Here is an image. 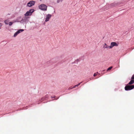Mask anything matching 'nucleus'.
I'll list each match as a JSON object with an SVG mask.
<instances>
[{
    "label": "nucleus",
    "mask_w": 134,
    "mask_h": 134,
    "mask_svg": "<svg viewBox=\"0 0 134 134\" xmlns=\"http://www.w3.org/2000/svg\"><path fill=\"white\" fill-rule=\"evenodd\" d=\"M23 29H20L16 31L14 35V37H16L18 34L20 33L21 32H23L24 31Z\"/></svg>",
    "instance_id": "6"
},
{
    "label": "nucleus",
    "mask_w": 134,
    "mask_h": 134,
    "mask_svg": "<svg viewBox=\"0 0 134 134\" xmlns=\"http://www.w3.org/2000/svg\"><path fill=\"white\" fill-rule=\"evenodd\" d=\"M98 73V72H97L94 73V75H93V76H96L97 75V74Z\"/></svg>",
    "instance_id": "15"
},
{
    "label": "nucleus",
    "mask_w": 134,
    "mask_h": 134,
    "mask_svg": "<svg viewBox=\"0 0 134 134\" xmlns=\"http://www.w3.org/2000/svg\"><path fill=\"white\" fill-rule=\"evenodd\" d=\"M112 68V66H110V67H109L108 69L107 70V71H108L109 70H111V69Z\"/></svg>",
    "instance_id": "13"
},
{
    "label": "nucleus",
    "mask_w": 134,
    "mask_h": 134,
    "mask_svg": "<svg viewBox=\"0 0 134 134\" xmlns=\"http://www.w3.org/2000/svg\"><path fill=\"white\" fill-rule=\"evenodd\" d=\"M39 9L42 10H47V7L45 4H42L39 5Z\"/></svg>",
    "instance_id": "2"
},
{
    "label": "nucleus",
    "mask_w": 134,
    "mask_h": 134,
    "mask_svg": "<svg viewBox=\"0 0 134 134\" xmlns=\"http://www.w3.org/2000/svg\"><path fill=\"white\" fill-rule=\"evenodd\" d=\"M51 15L49 14H48L47 15L45 21L46 22H47L49 21V19L51 18Z\"/></svg>",
    "instance_id": "7"
},
{
    "label": "nucleus",
    "mask_w": 134,
    "mask_h": 134,
    "mask_svg": "<svg viewBox=\"0 0 134 134\" xmlns=\"http://www.w3.org/2000/svg\"><path fill=\"white\" fill-rule=\"evenodd\" d=\"M82 82L78 84H77V85H75V86H76V87H77V86H79V85H80V83H81Z\"/></svg>",
    "instance_id": "16"
},
{
    "label": "nucleus",
    "mask_w": 134,
    "mask_h": 134,
    "mask_svg": "<svg viewBox=\"0 0 134 134\" xmlns=\"http://www.w3.org/2000/svg\"><path fill=\"white\" fill-rule=\"evenodd\" d=\"M116 5L117 4L115 3H113L111 4V5L112 7H115L116 6Z\"/></svg>",
    "instance_id": "11"
},
{
    "label": "nucleus",
    "mask_w": 134,
    "mask_h": 134,
    "mask_svg": "<svg viewBox=\"0 0 134 134\" xmlns=\"http://www.w3.org/2000/svg\"><path fill=\"white\" fill-rule=\"evenodd\" d=\"M9 22V21L8 20H5L4 21V23L6 24H8Z\"/></svg>",
    "instance_id": "12"
},
{
    "label": "nucleus",
    "mask_w": 134,
    "mask_h": 134,
    "mask_svg": "<svg viewBox=\"0 0 134 134\" xmlns=\"http://www.w3.org/2000/svg\"><path fill=\"white\" fill-rule=\"evenodd\" d=\"M13 22H9V26H11L12 25L13 23H14V22H16V21H13Z\"/></svg>",
    "instance_id": "10"
},
{
    "label": "nucleus",
    "mask_w": 134,
    "mask_h": 134,
    "mask_svg": "<svg viewBox=\"0 0 134 134\" xmlns=\"http://www.w3.org/2000/svg\"><path fill=\"white\" fill-rule=\"evenodd\" d=\"M63 0H57V3H59L60 2H62Z\"/></svg>",
    "instance_id": "14"
},
{
    "label": "nucleus",
    "mask_w": 134,
    "mask_h": 134,
    "mask_svg": "<svg viewBox=\"0 0 134 134\" xmlns=\"http://www.w3.org/2000/svg\"><path fill=\"white\" fill-rule=\"evenodd\" d=\"M118 46V44L116 42H112L111 43L110 46H109V48H112L114 46Z\"/></svg>",
    "instance_id": "4"
},
{
    "label": "nucleus",
    "mask_w": 134,
    "mask_h": 134,
    "mask_svg": "<svg viewBox=\"0 0 134 134\" xmlns=\"http://www.w3.org/2000/svg\"><path fill=\"white\" fill-rule=\"evenodd\" d=\"M55 97V96H54L53 97H52V98H54Z\"/></svg>",
    "instance_id": "19"
},
{
    "label": "nucleus",
    "mask_w": 134,
    "mask_h": 134,
    "mask_svg": "<svg viewBox=\"0 0 134 134\" xmlns=\"http://www.w3.org/2000/svg\"><path fill=\"white\" fill-rule=\"evenodd\" d=\"M134 88V85H127L125 86V89L126 91L130 90Z\"/></svg>",
    "instance_id": "1"
},
{
    "label": "nucleus",
    "mask_w": 134,
    "mask_h": 134,
    "mask_svg": "<svg viewBox=\"0 0 134 134\" xmlns=\"http://www.w3.org/2000/svg\"><path fill=\"white\" fill-rule=\"evenodd\" d=\"M134 83V80L132 79L128 83V85H131Z\"/></svg>",
    "instance_id": "9"
},
{
    "label": "nucleus",
    "mask_w": 134,
    "mask_h": 134,
    "mask_svg": "<svg viewBox=\"0 0 134 134\" xmlns=\"http://www.w3.org/2000/svg\"><path fill=\"white\" fill-rule=\"evenodd\" d=\"M131 79H134V74L131 77Z\"/></svg>",
    "instance_id": "17"
},
{
    "label": "nucleus",
    "mask_w": 134,
    "mask_h": 134,
    "mask_svg": "<svg viewBox=\"0 0 134 134\" xmlns=\"http://www.w3.org/2000/svg\"><path fill=\"white\" fill-rule=\"evenodd\" d=\"M109 46H108L106 43H105L103 46V48H109Z\"/></svg>",
    "instance_id": "8"
},
{
    "label": "nucleus",
    "mask_w": 134,
    "mask_h": 134,
    "mask_svg": "<svg viewBox=\"0 0 134 134\" xmlns=\"http://www.w3.org/2000/svg\"><path fill=\"white\" fill-rule=\"evenodd\" d=\"M35 3V2L33 1H31L28 3L27 4V6L28 7H31L34 5Z\"/></svg>",
    "instance_id": "5"
},
{
    "label": "nucleus",
    "mask_w": 134,
    "mask_h": 134,
    "mask_svg": "<svg viewBox=\"0 0 134 134\" xmlns=\"http://www.w3.org/2000/svg\"><path fill=\"white\" fill-rule=\"evenodd\" d=\"M44 98H42V99H44Z\"/></svg>",
    "instance_id": "20"
},
{
    "label": "nucleus",
    "mask_w": 134,
    "mask_h": 134,
    "mask_svg": "<svg viewBox=\"0 0 134 134\" xmlns=\"http://www.w3.org/2000/svg\"><path fill=\"white\" fill-rule=\"evenodd\" d=\"M34 10L33 9H30L29 11L27 12L25 14V16H29L31 15L32 13L34 12Z\"/></svg>",
    "instance_id": "3"
},
{
    "label": "nucleus",
    "mask_w": 134,
    "mask_h": 134,
    "mask_svg": "<svg viewBox=\"0 0 134 134\" xmlns=\"http://www.w3.org/2000/svg\"><path fill=\"white\" fill-rule=\"evenodd\" d=\"M75 87H76V86H75V85L74 86V87H73L72 88H75ZM71 88H69V89H71Z\"/></svg>",
    "instance_id": "18"
}]
</instances>
